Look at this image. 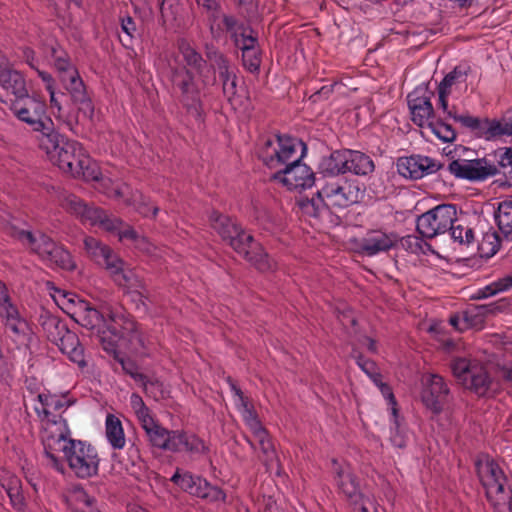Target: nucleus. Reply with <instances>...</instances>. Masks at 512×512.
Wrapping results in <instances>:
<instances>
[{
  "mask_svg": "<svg viewBox=\"0 0 512 512\" xmlns=\"http://www.w3.org/2000/svg\"><path fill=\"white\" fill-rule=\"evenodd\" d=\"M177 48L183 64H179L177 59L175 64L169 63L170 80L188 113L200 119L201 89L214 86L217 82L216 74L224 73L232 67L229 59L212 43L204 46L205 58L186 39L178 40Z\"/></svg>",
  "mask_w": 512,
  "mask_h": 512,
  "instance_id": "nucleus-1",
  "label": "nucleus"
},
{
  "mask_svg": "<svg viewBox=\"0 0 512 512\" xmlns=\"http://www.w3.org/2000/svg\"><path fill=\"white\" fill-rule=\"evenodd\" d=\"M177 48L183 64H179L177 59L175 64L169 63L170 80L188 113L200 119L201 89L214 86L217 82L216 74L224 73L232 67L229 59L212 43L204 46L205 58L186 39L178 40Z\"/></svg>",
  "mask_w": 512,
  "mask_h": 512,
  "instance_id": "nucleus-2",
  "label": "nucleus"
},
{
  "mask_svg": "<svg viewBox=\"0 0 512 512\" xmlns=\"http://www.w3.org/2000/svg\"><path fill=\"white\" fill-rule=\"evenodd\" d=\"M68 294L64 298L72 305L69 312L81 326L96 333L99 343L107 353H115L120 342L142 343L135 320L121 306L103 304L99 309L89 302Z\"/></svg>",
  "mask_w": 512,
  "mask_h": 512,
  "instance_id": "nucleus-3",
  "label": "nucleus"
},
{
  "mask_svg": "<svg viewBox=\"0 0 512 512\" xmlns=\"http://www.w3.org/2000/svg\"><path fill=\"white\" fill-rule=\"evenodd\" d=\"M48 427L44 437V451L51 465L60 472H64V459L71 471L82 479L95 476L99 470V456L96 449L89 443L71 438L68 425L63 422Z\"/></svg>",
  "mask_w": 512,
  "mask_h": 512,
  "instance_id": "nucleus-4",
  "label": "nucleus"
},
{
  "mask_svg": "<svg viewBox=\"0 0 512 512\" xmlns=\"http://www.w3.org/2000/svg\"><path fill=\"white\" fill-rule=\"evenodd\" d=\"M210 225L235 252L243 256L257 270L268 272L276 268V262L263 247L232 218L214 211L210 215Z\"/></svg>",
  "mask_w": 512,
  "mask_h": 512,
  "instance_id": "nucleus-5",
  "label": "nucleus"
},
{
  "mask_svg": "<svg viewBox=\"0 0 512 512\" xmlns=\"http://www.w3.org/2000/svg\"><path fill=\"white\" fill-rule=\"evenodd\" d=\"M359 189L348 181L326 183L312 198L302 197L298 200L301 215L316 221L328 215L332 209H344L357 203Z\"/></svg>",
  "mask_w": 512,
  "mask_h": 512,
  "instance_id": "nucleus-6",
  "label": "nucleus"
},
{
  "mask_svg": "<svg viewBox=\"0 0 512 512\" xmlns=\"http://www.w3.org/2000/svg\"><path fill=\"white\" fill-rule=\"evenodd\" d=\"M59 202L63 209L79 218L84 225L98 226L107 232L115 233L121 241L138 239L137 232L122 219L99 207L87 205L76 195L62 193Z\"/></svg>",
  "mask_w": 512,
  "mask_h": 512,
  "instance_id": "nucleus-7",
  "label": "nucleus"
},
{
  "mask_svg": "<svg viewBox=\"0 0 512 512\" xmlns=\"http://www.w3.org/2000/svg\"><path fill=\"white\" fill-rule=\"evenodd\" d=\"M331 472L338 492L349 502L355 512H378L374 499L362 486L352 466L345 461L332 459Z\"/></svg>",
  "mask_w": 512,
  "mask_h": 512,
  "instance_id": "nucleus-8",
  "label": "nucleus"
},
{
  "mask_svg": "<svg viewBox=\"0 0 512 512\" xmlns=\"http://www.w3.org/2000/svg\"><path fill=\"white\" fill-rule=\"evenodd\" d=\"M306 149V145L301 140L276 134L263 139L258 155L265 166L274 170V173H278V170H282L300 152L305 154Z\"/></svg>",
  "mask_w": 512,
  "mask_h": 512,
  "instance_id": "nucleus-9",
  "label": "nucleus"
},
{
  "mask_svg": "<svg viewBox=\"0 0 512 512\" xmlns=\"http://www.w3.org/2000/svg\"><path fill=\"white\" fill-rule=\"evenodd\" d=\"M39 147L46 152L50 161L64 173L72 174L75 171L80 156L86 153L82 145L74 140L66 139L56 130L40 138Z\"/></svg>",
  "mask_w": 512,
  "mask_h": 512,
  "instance_id": "nucleus-10",
  "label": "nucleus"
},
{
  "mask_svg": "<svg viewBox=\"0 0 512 512\" xmlns=\"http://www.w3.org/2000/svg\"><path fill=\"white\" fill-rule=\"evenodd\" d=\"M476 471L482 486L486 491L487 499L494 506H504L512 501V491L506 489V476L491 458H485L476 462Z\"/></svg>",
  "mask_w": 512,
  "mask_h": 512,
  "instance_id": "nucleus-11",
  "label": "nucleus"
},
{
  "mask_svg": "<svg viewBox=\"0 0 512 512\" xmlns=\"http://www.w3.org/2000/svg\"><path fill=\"white\" fill-rule=\"evenodd\" d=\"M14 115L26 123L33 131L37 132V139L51 134L54 130V123L46 113V104L35 97L23 96L17 98L11 105Z\"/></svg>",
  "mask_w": 512,
  "mask_h": 512,
  "instance_id": "nucleus-12",
  "label": "nucleus"
},
{
  "mask_svg": "<svg viewBox=\"0 0 512 512\" xmlns=\"http://www.w3.org/2000/svg\"><path fill=\"white\" fill-rule=\"evenodd\" d=\"M453 375L467 388L479 396L487 395L491 378L485 367L476 360L455 358L451 362Z\"/></svg>",
  "mask_w": 512,
  "mask_h": 512,
  "instance_id": "nucleus-13",
  "label": "nucleus"
},
{
  "mask_svg": "<svg viewBox=\"0 0 512 512\" xmlns=\"http://www.w3.org/2000/svg\"><path fill=\"white\" fill-rule=\"evenodd\" d=\"M457 210L453 204H441L428 210L417 218V232L427 239L448 231L456 221Z\"/></svg>",
  "mask_w": 512,
  "mask_h": 512,
  "instance_id": "nucleus-14",
  "label": "nucleus"
},
{
  "mask_svg": "<svg viewBox=\"0 0 512 512\" xmlns=\"http://www.w3.org/2000/svg\"><path fill=\"white\" fill-rule=\"evenodd\" d=\"M108 273L114 283L131 296L138 309L142 306L146 310V300L149 299L146 284L134 268L128 267L120 258L115 265H111Z\"/></svg>",
  "mask_w": 512,
  "mask_h": 512,
  "instance_id": "nucleus-15",
  "label": "nucleus"
},
{
  "mask_svg": "<svg viewBox=\"0 0 512 512\" xmlns=\"http://www.w3.org/2000/svg\"><path fill=\"white\" fill-rule=\"evenodd\" d=\"M182 491L210 502L225 501L226 494L222 489L212 486L207 480L193 475L189 471L177 469L170 479Z\"/></svg>",
  "mask_w": 512,
  "mask_h": 512,
  "instance_id": "nucleus-16",
  "label": "nucleus"
},
{
  "mask_svg": "<svg viewBox=\"0 0 512 512\" xmlns=\"http://www.w3.org/2000/svg\"><path fill=\"white\" fill-rule=\"evenodd\" d=\"M305 154L300 152L292 161L288 162L282 170L272 175V179L289 190L307 189L314 185L315 174L312 169L301 160Z\"/></svg>",
  "mask_w": 512,
  "mask_h": 512,
  "instance_id": "nucleus-17",
  "label": "nucleus"
},
{
  "mask_svg": "<svg viewBox=\"0 0 512 512\" xmlns=\"http://www.w3.org/2000/svg\"><path fill=\"white\" fill-rule=\"evenodd\" d=\"M447 170L456 178L471 182H482L498 174V168L489 158L456 159L448 164Z\"/></svg>",
  "mask_w": 512,
  "mask_h": 512,
  "instance_id": "nucleus-18",
  "label": "nucleus"
},
{
  "mask_svg": "<svg viewBox=\"0 0 512 512\" xmlns=\"http://www.w3.org/2000/svg\"><path fill=\"white\" fill-rule=\"evenodd\" d=\"M0 322L4 328L5 335L16 345L27 344L30 336L28 322L12 301L0 305Z\"/></svg>",
  "mask_w": 512,
  "mask_h": 512,
  "instance_id": "nucleus-19",
  "label": "nucleus"
},
{
  "mask_svg": "<svg viewBox=\"0 0 512 512\" xmlns=\"http://www.w3.org/2000/svg\"><path fill=\"white\" fill-rule=\"evenodd\" d=\"M421 401L433 414L439 415L447 403L450 389L444 378L438 374H427L422 379Z\"/></svg>",
  "mask_w": 512,
  "mask_h": 512,
  "instance_id": "nucleus-20",
  "label": "nucleus"
},
{
  "mask_svg": "<svg viewBox=\"0 0 512 512\" xmlns=\"http://www.w3.org/2000/svg\"><path fill=\"white\" fill-rule=\"evenodd\" d=\"M398 242L399 237L395 232L384 229H370L358 241L357 246L360 254L373 257L389 252L397 246Z\"/></svg>",
  "mask_w": 512,
  "mask_h": 512,
  "instance_id": "nucleus-21",
  "label": "nucleus"
},
{
  "mask_svg": "<svg viewBox=\"0 0 512 512\" xmlns=\"http://www.w3.org/2000/svg\"><path fill=\"white\" fill-rule=\"evenodd\" d=\"M412 121L419 127L432 126L435 118L431 103V92L426 87L418 86L407 96Z\"/></svg>",
  "mask_w": 512,
  "mask_h": 512,
  "instance_id": "nucleus-22",
  "label": "nucleus"
},
{
  "mask_svg": "<svg viewBox=\"0 0 512 512\" xmlns=\"http://www.w3.org/2000/svg\"><path fill=\"white\" fill-rule=\"evenodd\" d=\"M396 166L401 176L412 180H418L433 174L443 167L437 160L423 155L400 157Z\"/></svg>",
  "mask_w": 512,
  "mask_h": 512,
  "instance_id": "nucleus-23",
  "label": "nucleus"
},
{
  "mask_svg": "<svg viewBox=\"0 0 512 512\" xmlns=\"http://www.w3.org/2000/svg\"><path fill=\"white\" fill-rule=\"evenodd\" d=\"M107 196L117 200H122L127 206H132L139 214L144 217L155 216L158 212L157 206H150L148 199L139 191H132L126 183H117L113 188V193L107 192Z\"/></svg>",
  "mask_w": 512,
  "mask_h": 512,
  "instance_id": "nucleus-24",
  "label": "nucleus"
},
{
  "mask_svg": "<svg viewBox=\"0 0 512 512\" xmlns=\"http://www.w3.org/2000/svg\"><path fill=\"white\" fill-rule=\"evenodd\" d=\"M173 437L171 453H186L192 457H199L209 451L206 442L193 432L176 429Z\"/></svg>",
  "mask_w": 512,
  "mask_h": 512,
  "instance_id": "nucleus-25",
  "label": "nucleus"
},
{
  "mask_svg": "<svg viewBox=\"0 0 512 512\" xmlns=\"http://www.w3.org/2000/svg\"><path fill=\"white\" fill-rule=\"evenodd\" d=\"M0 86L16 99L23 98L28 93L23 74L13 67L5 55L0 59Z\"/></svg>",
  "mask_w": 512,
  "mask_h": 512,
  "instance_id": "nucleus-26",
  "label": "nucleus"
},
{
  "mask_svg": "<svg viewBox=\"0 0 512 512\" xmlns=\"http://www.w3.org/2000/svg\"><path fill=\"white\" fill-rule=\"evenodd\" d=\"M227 33L241 50L257 49V34L232 15H223Z\"/></svg>",
  "mask_w": 512,
  "mask_h": 512,
  "instance_id": "nucleus-27",
  "label": "nucleus"
},
{
  "mask_svg": "<svg viewBox=\"0 0 512 512\" xmlns=\"http://www.w3.org/2000/svg\"><path fill=\"white\" fill-rule=\"evenodd\" d=\"M75 178H82L85 181H95L99 184V188L107 195V192L113 193V188L117 185L112 183L110 179L102 177L98 164L93 161L87 154L80 156L75 171L71 174Z\"/></svg>",
  "mask_w": 512,
  "mask_h": 512,
  "instance_id": "nucleus-28",
  "label": "nucleus"
},
{
  "mask_svg": "<svg viewBox=\"0 0 512 512\" xmlns=\"http://www.w3.org/2000/svg\"><path fill=\"white\" fill-rule=\"evenodd\" d=\"M497 309L498 306L495 303L471 307L462 314L451 315L449 323L455 330L462 332L482 323L487 315L495 313Z\"/></svg>",
  "mask_w": 512,
  "mask_h": 512,
  "instance_id": "nucleus-29",
  "label": "nucleus"
},
{
  "mask_svg": "<svg viewBox=\"0 0 512 512\" xmlns=\"http://www.w3.org/2000/svg\"><path fill=\"white\" fill-rule=\"evenodd\" d=\"M83 244L87 256L108 272L111 269V265H115L120 259L108 245L92 236H86Z\"/></svg>",
  "mask_w": 512,
  "mask_h": 512,
  "instance_id": "nucleus-30",
  "label": "nucleus"
},
{
  "mask_svg": "<svg viewBox=\"0 0 512 512\" xmlns=\"http://www.w3.org/2000/svg\"><path fill=\"white\" fill-rule=\"evenodd\" d=\"M37 397L39 398V401L43 403V405L46 407L48 419L45 420V426L44 431H42L41 439L42 443H44V437L46 436L47 429L50 425L55 424V426L58 427V424L64 423L67 424V421L62 418L60 413L67 409L72 402L68 400L65 396H58V395H52L50 393L47 394H38Z\"/></svg>",
  "mask_w": 512,
  "mask_h": 512,
  "instance_id": "nucleus-31",
  "label": "nucleus"
},
{
  "mask_svg": "<svg viewBox=\"0 0 512 512\" xmlns=\"http://www.w3.org/2000/svg\"><path fill=\"white\" fill-rule=\"evenodd\" d=\"M10 234L23 245L28 246L40 259L45 256L46 251L55 249L58 245L49 236L40 232L32 233L26 230L11 228Z\"/></svg>",
  "mask_w": 512,
  "mask_h": 512,
  "instance_id": "nucleus-32",
  "label": "nucleus"
},
{
  "mask_svg": "<svg viewBox=\"0 0 512 512\" xmlns=\"http://www.w3.org/2000/svg\"><path fill=\"white\" fill-rule=\"evenodd\" d=\"M60 351L66 354L70 361L77 364L79 368L84 369L87 366L85 360L84 348L80 344L79 338L76 333L69 329L61 334L58 342H55Z\"/></svg>",
  "mask_w": 512,
  "mask_h": 512,
  "instance_id": "nucleus-33",
  "label": "nucleus"
},
{
  "mask_svg": "<svg viewBox=\"0 0 512 512\" xmlns=\"http://www.w3.org/2000/svg\"><path fill=\"white\" fill-rule=\"evenodd\" d=\"M65 91L69 94L73 104L77 106L78 111L85 118L91 119L94 114V104L83 79L74 82Z\"/></svg>",
  "mask_w": 512,
  "mask_h": 512,
  "instance_id": "nucleus-34",
  "label": "nucleus"
},
{
  "mask_svg": "<svg viewBox=\"0 0 512 512\" xmlns=\"http://www.w3.org/2000/svg\"><path fill=\"white\" fill-rule=\"evenodd\" d=\"M319 171L324 176H338L347 173L346 149L335 150L319 162Z\"/></svg>",
  "mask_w": 512,
  "mask_h": 512,
  "instance_id": "nucleus-35",
  "label": "nucleus"
},
{
  "mask_svg": "<svg viewBox=\"0 0 512 512\" xmlns=\"http://www.w3.org/2000/svg\"><path fill=\"white\" fill-rule=\"evenodd\" d=\"M347 173L365 176L374 171L375 165L371 157L357 150L346 149Z\"/></svg>",
  "mask_w": 512,
  "mask_h": 512,
  "instance_id": "nucleus-36",
  "label": "nucleus"
},
{
  "mask_svg": "<svg viewBox=\"0 0 512 512\" xmlns=\"http://www.w3.org/2000/svg\"><path fill=\"white\" fill-rule=\"evenodd\" d=\"M38 323L43 329L49 341L55 343L60 339L61 334L68 330L67 325L59 317L52 315L48 311H42L38 318Z\"/></svg>",
  "mask_w": 512,
  "mask_h": 512,
  "instance_id": "nucleus-37",
  "label": "nucleus"
},
{
  "mask_svg": "<svg viewBox=\"0 0 512 512\" xmlns=\"http://www.w3.org/2000/svg\"><path fill=\"white\" fill-rule=\"evenodd\" d=\"M449 117L461 123L464 127L469 128L478 136L483 137L486 140L493 139L490 132V127H492L490 119H480L470 115H457L456 112H449Z\"/></svg>",
  "mask_w": 512,
  "mask_h": 512,
  "instance_id": "nucleus-38",
  "label": "nucleus"
},
{
  "mask_svg": "<svg viewBox=\"0 0 512 512\" xmlns=\"http://www.w3.org/2000/svg\"><path fill=\"white\" fill-rule=\"evenodd\" d=\"M174 433L175 430H169L158 423L145 434L151 447L170 452Z\"/></svg>",
  "mask_w": 512,
  "mask_h": 512,
  "instance_id": "nucleus-39",
  "label": "nucleus"
},
{
  "mask_svg": "<svg viewBox=\"0 0 512 512\" xmlns=\"http://www.w3.org/2000/svg\"><path fill=\"white\" fill-rule=\"evenodd\" d=\"M106 438L113 449H122L126 438L122 423L118 417L108 414L105 421Z\"/></svg>",
  "mask_w": 512,
  "mask_h": 512,
  "instance_id": "nucleus-40",
  "label": "nucleus"
},
{
  "mask_svg": "<svg viewBox=\"0 0 512 512\" xmlns=\"http://www.w3.org/2000/svg\"><path fill=\"white\" fill-rule=\"evenodd\" d=\"M159 9L162 25L166 30H176L180 27L178 0H160Z\"/></svg>",
  "mask_w": 512,
  "mask_h": 512,
  "instance_id": "nucleus-41",
  "label": "nucleus"
},
{
  "mask_svg": "<svg viewBox=\"0 0 512 512\" xmlns=\"http://www.w3.org/2000/svg\"><path fill=\"white\" fill-rule=\"evenodd\" d=\"M41 260L52 268L72 270L75 267L69 251L62 245H57L55 249L46 251L45 256Z\"/></svg>",
  "mask_w": 512,
  "mask_h": 512,
  "instance_id": "nucleus-42",
  "label": "nucleus"
},
{
  "mask_svg": "<svg viewBox=\"0 0 512 512\" xmlns=\"http://www.w3.org/2000/svg\"><path fill=\"white\" fill-rule=\"evenodd\" d=\"M117 348L118 346L116 347V349ZM111 354L114 356L115 360H117L120 363L123 371L142 386L146 394L150 393V388L159 386L158 380L149 379L146 375L139 373L134 363L129 360H125L123 357H121L117 353V350L115 351V353Z\"/></svg>",
  "mask_w": 512,
  "mask_h": 512,
  "instance_id": "nucleus-43",
  "label": "nucleus"
},
{
  "mask_svg": "<svg viewBox=\"0 0 512 512\" xmlns=\"http://www.w3.org/2000/svg\"><path fill=\"white\" fill-rule=\"evenodd\" d=\"M495 220L502 236L512 240V200L499 203L495 212Z\"/></svg>",
  "mask_w": 512,
  "mask_h": 512,
  "instance_id": "nucleus-44",
  "label": "nucleus"
},
{
  "mask_svg": "<svg viewBox=\"0 0 512 512\" xmlns=\"http://www.w3.org/2000/svg\"><path fill=\"white\" fill-rule=\"evenodd\" d=\"M470 73V66L467 64H459L450 71L443 80L440 82V88L452 92L453 87L466 83L468 74Z\"/></svg>",
  "mask_w": 512,
  "mask_h": 512,
  "instance_id": "nucleus-45",
  "label": "nucleus"
},
{
  "mask_svg": "<svg viewBox=\"0 0 512 512\" xmlns=\"http://www.w3.org/2000/svg\"><path fill=\"white\" fill-rule=\"evenodd\" d=\"M448 231H450L452 240L461 247L470 248L475 246L476 239L473 228L461 224L455 225V223H453Z\"/></svg>",
  "mask_w": 512,
  "mask_h": 512,
  "instance_id": "nucleus-46",
  "label": "nucleus"
},
{
  "mask_svg": "<svg viewBox=\"0 0 512 512\" xmlns=\"http://www.w3.org/2000/svg\"><path fill=\"white\" fill-rule=\"evenodd\" d=\"M494 159L497 162L498 174H503L512 183V148L497 149L494 153Z\"/></svg>",
  "mask_w": 512,
  "mask_h": 512,
  "instance_id": "nucleus-47",
  "label": "nucleus"
},
{
  "mask_svg": "<svg viewBox=\"0 0 512 512\" xmlns=\"http://www.w3.org/2000/svg\"><path fill=\"white\" fill-rule=\"evenodd\" d=\"M512 288V275H507L497 281H494L483 288H480L476 292V298L484 299L499 292H503Z\"/></svg>",
  "mask_w": 512,
  "mask_h": 512,
  "instance_id": "nucleus-48",
  "label": "nucleus"
},
{
  "mask_svg": "<svg viewBox=\"0 0 512 512\" xmlns=\"http://www.w3.org/2000/svg\"><path fill=\"white\" fill-rule=\"evenodd\" d=\"M51 60L58 76L77 68L71 61L69 54L60 47H52Z\"/></svg>",
  "mask_w": 512,
  "mask_h": 512,
  "instance_id": "nucleus-49",
  "label": "nucleus"
},
{
  "mask_svg": "<svg viewBox=\"0 0 512 512\" xmlns=\"http://www.w3.org/2000/svg\"><path fill=\"white\" fill-rule=\"evenodd\" d=\"M500 237L496 232H488L483 235L480 242L475 243L481 256L491 257L495 255L500 248Z\"/></svg>",
  "mask_w": 512,
  "mask_h": 512,
  "instance_id": "nucleus-50",
  "label": "nucleus"
},
{
  "mask_svg": "<svg viewBox=\"0 0 512 512\" xmlns=\"http://www.w3.org/2000/svg\"><path fill=\"white\" fill-rule=\"evenodd\" d=\"M492 127H490L493 139L504 135H512V108L508 109L501 119L491 120Z\"/></svg>",
  "mask_w": 512,
  "mask_h": 512,
  "instance_id": "nucleus-51",
  "label": "nucleus"
},
{
  "mask_svg": "<svg viewBox=\"0 0 512 512\" xmlns=\"http://www.w3.org/2000/svg\"><path fill=\"white\" fill-rule=\"evenodd\" d=\"M222 83V91L224 97L231 101L237 93V77L232 69L218 75Z\"/></svg>",
  "mask_w": 512,
  "mask_h": 512,
  "instance_id": "nucleus-52",
  "label": "nucleus"
},
{
  "mask_svg": "<svg viewBox=\"0 0 512 512\" xmlns=\"http://www.w3.org/2000/svg\"><path fill=\"white\" fill-rule=\"evenodd\" d=\"M74 500L77 505V509L81 512H94L97 510V502L96 499L89 495L83 489H77L74 492Z\"/></svg>",
  "mask_w": 512,
  "mask_h": 512,
  "instance_id": "nucleus-53",
  "label": "nucleus"
},
{
  "mask_svg": "<svg viewBox=\"0 0 512 512\" xmlns=\"http://www.w3.org/2000/svg\"><path fill=\"white\" fill-rule=\"evenodd\" d=\"M255 441L258 443V446L263 454L262 461L265 465H269V463L273 462L276 458L275 448L271 437L268 433H266V435L255 439Z\"/></svg>",
  "mask_w": 512,
  "mask_h": 512,
  "instance_id": "nucleus-54",
  "label": "nucleus"
},
{
  "mask_svg": "<svg viewBox=\"0 0 512 512\" xmlns=\"http://www.w3.org/2000/svg\"><path fill=\"white\" fill-rule=\"evenodd\" d=\"M242 61L244 67L254 73L260 68L261 57L258 49L254 50H242Z\"/></svg>",
  "mask_w": 512,
  "mask_h": 512,
  "instance_id": "nucleus-55",
  "label": "nucleus"
},
{
  "mask_svg": "<svg viewBox=\"0 0 512 512\" xmlns=\"http://www.w3.org/2000/svg\"><path fill=\"white\" fill-rule=\"evenodd\" d=\"M432 132L443 142H452L456 138L455 130L448 124L443 122H432V126H429Z\"/></svg>",
  "mask_w": 512,
  "mask_h": 512,
  "instance_id": "nucleus-56",
  "label": "nucleus"
},
{
  "mask_svg": "<svg viewBox=\"0 0 512 512\" xmlns=\"http://www.w3.org/2000/svg\"><path fill=\"white\" fill-rule=\"evenodd\" d=\"M228 383H229L231 392L233 393L234 403H235L237 409L239 410V412L253 406L250 403L249 398L244 395L242 390L235 384V382L231 378L228 379Z\"/></svg>",
  "mask_w": 512,
  "mask_h": 512,
  "instance_id": "nucleus-57",
  "label": "nucleus"
},
{
  "mask_svg": "<svg viewBox=\"0 0 512 512\" xmlns=\"http://www.w3.org/2000/svg\"><path fill=\"white\" fill-rule=\"evenodd\" d=\"M12 507L17 511H23L26 507L25 497L22 491V484L12 487L11 490L6 492Z\"/></svg>",
  "mask_w": 512,
  "mask_h": 512,
  "instance_id": "nucleus-58",
  "label": "nucleus"
},
{
  "mask_svg": "<svg viewBox=\"0 0 512 512\" xmlns=\"http://www.w3.org/2000/svg\"><path fill=\"white\" fill-rule=\"evenodd\" d=\"M379 390L383 397L387 400V403L390 406L391 416L395 419V422L397 423V402L391 387L386 383H380Z\"/></svg>",
  "mask_w": 512,
  "mask_h": 512,
  "instance_id": "nucleus-59",
  "label": "nucleus"
},
{
  "mask_svg": "<svg viewBox=\"0 0 512 512\" xmlns=\"http://www.w3.org/2000/svg\"><path fill=\"white\" fill-rule=\"evenodd\" d=\"M20 484H22V482L15 474L7 469H0V486L5 490V492Z\"/></svg>",
  "mask_w": 512,
  "mask_h": 512,
  "instance_id": "nucleus-60",
  "label": "nucleus"
},
{
  "mask_svg": "<svg viewBox=\"0 0 512 512\" xmlns=\"http://www.w3.org/2000/svg\"><path fill=\"white\" fill-rule=\"evenodd\" d=\"M401 244L403 248H405L409 252L417 254L423 250V245L425 244V242L423 241V239L417 236L408 235L401 239Z\"/></svg>",
  "mask_w": 512,
  "mask_h": 512,
  "instance_id": "nucleus-61",
  "label": "nucleus"
},
{
  "mask_svg": "<svg viewBox=\"0 0 512 512\" xmlns=\"http://www.w3.org/2000/svg\"><path fill=\"white\" fill-rule=\"evenodd\" d=\"M391 422L393 423V426L391 427V443L397 448H404L407 445V438L400 431L399 421L397 420L396 424L395 419L391 416Z\"/></svg>",
  "mask_w": 512,
  "mask_h": 512,
  "instance_id": "nucleus-62",
  "label": "nucleus"
},
{
  "mask_svg": "<svg viewBox=\"0 0 512 512\" xmlns=\"http://www.w3.org/2000/svg\"><path fill=\"white\" fill-rule=\"evenodd\" d=\"M135 414L141 424V427L145 431V433L147 431H149L150 428L154 427L155 425H157L159 423L158 421H156L153 418L148 407L142 411L135 413Z\"/></svg>",
  "mask_w": 512,
  "mask_h": 512,
  "instance_id": "nucleus-63",
  "label": "nucleus"
},
{
  "mask_svg": "<svg viewBox=\"0 0 512 512\" xmlns=\"http://www.w3.org/2000/svg\"><path fill=\"white\" fill-rule=\"evenodd\" d=\"M58 78L64 89L74 84V82L82 80V77L80 76V73L77 68L59 75Z\"/></svg>",
  "mask_w": 512,
  "mask_h": 512,
  "instance_id": "nucleus-64",
  "label": "nucleus"
}]
</instances>
